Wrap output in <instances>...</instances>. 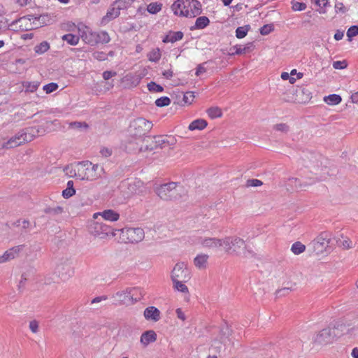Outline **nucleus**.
<instances>
[{
	"mask_svg": "<svg viewBox=\"0 0 358 358\" xmlns=\"http://www.w3.org/2000/svg\"><path fill=\"white\" fill-rule=\"evenodd\" d=\"M301 164L315 175V177L311 178L314 182L324 180L328 176L333 175L329 167V161L318 153L304 154L301 157Z\"/></svg>",
	"mask_w": 358,
	"mask_h": 358,
	"instance_id": "obj_1",
	"label": "nucleus"
},
{
	"mask_svg": "<svg viewBox=\"0 0 358 358\" xmlns=\"http://www.w3.org/2000/svg\"><path fill=\"white\" fill-rule=\"evenodd\" d=\"M155 192L163 201H175L186 195L184 187L177 182H170L160 185L155 188Z\"/></svg>",
	"mask_w": 358,
	"mask_h": 358,
	"instance_id": "obj_2",
	"label": "nucleus"
},
{
	"mask_svg": "<svg viewBox=\"0 0 358 358\" xmlns=\"http://www.w3.org/2000/svg\"><path fill=\"white\" fill-rule=\"evenodd\" d=\"M40 131L36 127L27 128L11 137L6 142L0 143V148L10 149L17 147L25 142L31 141L35 136L38 135Z\"/></svg>",
	"mask_w": 358,
	"mask_h": 358,
	"instance_id": "obj_3",
	"label": "nucleus"
},
{
	"mask_svg": "<svg viewBox=\"0 0 358 358\" xmlns=\"http://www.w3.org/2000/svg\"><path fill=\"white\" fill-rule=\"evenodd\" d=\"M77 173L80 180H95L101 176L103 168L98 164H92L89 161L77 164Z\"/></svg>",
	"mask_w": 358,
	"mask_h": 358,
	"instance_id": "obj_4",
	"label": "nucleus"
},
{
	"mask_svg": "<svg viewBox=\"0 0 358 358\" xmlns=\"http://www.w3.org/2000/svg\"><path fill=\"white\" fill-rule=\"evenodd\" d=\"M152 127L151 122L139 117L133 120L129 126L130 136L136 137V140L142 143H149L150 136L144 137Z\"/></svg>",
	"mask_w": 358,
	"mask_h": 358,
	"instance_id": "obj_5",
	"label": "nucleus"
},
{
	"mask_svg": "<svg viewBox=\"0 0 358 358\" xmlns=\"http://www.w3.org/2000/svg\"><path fill=\"white\" fill-rule=\"evenodd\" d=\"M145 295V291L140 287H127L124 290L118 291L113 295V298L119 304L133 303L141 300Z\"/></svg>",
	"mask_w": 358,
	"mask_h": 358,
	"instance_id": "obj_6",
	"label": "nucleus"
},
{
	"mask_svg": "<svg viewBox=\"0 0 358 358\" xmlns=\"http://www.w3.org/2000/svg\"><path fill=\"white\" fill-rule=\"evenodd\" d=\"M88 230L91 234L100 238L115 235L114 229L110 226L100 221H92L88 226Z\"/></svg>",
	"mask_w": 358,
	"mask_h": 358,
	"instance_id": "obj_7",
	"label": "nucleus"
},
{
	"mask_svg": "<svg viewBox=\"0 0 358 358\" xmlns=\"http://www.w3.org/2000/svg\"><path fill=\"white\" fill-rule=\"evenodd\" d=\"M120 231L122 240L126 243H136L144 238V231L141 228H124Z\"/></svg>",
	"mask_w": 358,
	"mask_h": 358,
	"instance_id": "obj_8",
	"label": "nucleus"
},
{
	"mask_svg": "<svg viewBox=\"0 0 358 358\" xmlns=\"http://www.w3.org/2000/svg\"><path fill=\"white\" fill-rule=\"evenodd\" d=\"M182 5L183 11H181L180 16H185L187 17H194L201 13V4L197 0H184L182 4L177 3L176 6Z\"/></svg>",
	"mask_w": 358,
	"mask_h": 358,
	"instance_id": "obj_9",
	"label": "nucleus"
},
{
	"mask_svg": "<svg viewBox=\"0 0 358 358\" xmlns=\"http://www.w3.org/2000/svg\"><path fill=\"white\" fill-rule=\"evenodd\" d=\"M55 271L64 280L68 279L73 273L71 262L67 257H62L58 259Z\"/></svg>",
	"mask_w": 358,
	"mask_h": 358,
	"instance_id": "obj_10",
	"label": "nucleus"
},
{
	"mask_svg": "<svg viewBox=\"0 0 358 358\" xmlns=\"http://www.w3.org/2000/svg\"><path fill=\"white\" fill-rule=\"evenodd\" d=\"M171 278L172 281L188 282L191 278L190 271L185 263L178 262L171 271Z\"/></svg>",
	"mask_w": 358,
	"mask_h": 358,
	"instance_id": "obj_11",
	"label": "nucleus"
},
{
	"mask_svg": "<svg viewBox=\"0 0 358 358\" xmlns=\"http://www.w3.org/2000/svg\"><path fill=\"white\" fill-rule=\"evenodd\" d=\"M141 185L142 182L141 181L124 180L120 185V189L123 196L128 199L137 194Z\"/></svg>",
	"mask_w": 358,
	"mask_h": 358,
	"instance_id": "obj_12",
	"label": "nucleus"
},
{
	"mask_svg": "<svg viewBox=\"0 0 358 358\" xmlns=\"http://www.w3.org/2000/svg\"><path fill=\"white\" fill-rule=\"evenodd\" d=\"M335 336L334 330L329 327L324 328L316 335L314 343L319 345H326L332 343Z\"/></svg>",
	"mask_w": 358,
	"mask_h": 358,
	"instance_id": "obj_13",
	"label": "nucleus"
},
{
	"mask_svg": "<svg viewBox=\"0 0 358 358\" xmlns=\"http://www.w3.org/2000/svg\"><path fill=\"white\" fill-rule=\"evenodd\" d=\"M91 36L94 37V40H87V43L92 45L98 43H107L110 41V36L106 31H101L98 34H91Z\"/></svg>",
	"mask_w": 358,
	"mask_h": 358,
	"instance_id": "obj_14",
	"label": "nucleus"
},
{
	"mask_svg": "<svg viewBox=\"0 0 358 358\" xmlns=\"http://www.w3.org/2000/svg\"><path fill=\"white\" fill-rule=\"evenodd\" d=\"M144 317L148 320L157 322L160 320V311L154 306H150L145 309Z\"/></svg>",
	"mask_w": 358,
	"mask_h": 358,
	"instance_id": "obj_15",
	"label": "nucleus"
},
{
	"mask_svg": "<svg viewBox=\"0 0 358 358\" xmlns=\"http://www.w3.org/2000/svg\"><path fill=\"white\" fill-rule=\"evenodd\" d=\"M99 216H101L104 220L109 221H117L120 217V215L113 210H106L102 213L94 214V219H97Z\"/></svg>",
	"mask_w": 358,
	"mask_h": 358,
	"instance_id": "obj_16",
	"label": "nucleus"
},
{
	"mask_svg": "<svg viewBox=\"0 0 358 358\" xmlns=\"http://www.w3.org/2000/svg\"><path fill=\"white\" fill-rule=\"evenodd\" d=\"M157 340V334L153 330H148L142 334L141 336V343L147 346L150 343L155 342Z\"/></svg>",
	"mask_w": 358,
	"mask_h": 358,
	"instance_id": "obj_17",
	"label": "nucleus"
},
{
	"mask_svg": "<svg viewBox=\"0 0 358 358\" xmlns=\"http://www.w3.org/2000/svg\"><path fill=\"white\" fill-rule=\"evenodd\" d=\"M143 144L141 145V146H134L131 143V142H129V149L130 150H139L141 152L142 151H152L155 149H157V145L154 144L151 141H149V143H142Z\"/></svg>",
	"mask_w": 358,
	"mask_h": 358,
	"instance_id": "obj_18",
	"label": "nucleus"
},
{
	"mask_svg": "<svg viewBox=\"0 0 358 358\" xmlns=\"http://www.w3.org/2000/svg\"><path fill=\"white\" fill-rule=\"evenodd\" d=\"M183 33L180 31H170L169 34L163 38V43H175L178 41H180L183 37Z\"/></svg>",
	"mask_w": 358,
	"mask_h": 358,
	"instance_id": "obj_19",
	"label": "nucleus"
},
{
	"mask_svg": "<svg viewBox=\"0 0 358 358\" xmlns=\"http://www.w3.org/2000/svg\"><path fill=\"white\" fill-rule=\"evenodd\" d=\"M311 93L306 89L303 87H298L295 89V96L296 99H303V101L299 103H305L308 102L311 98Z\"/></svg>",
	"mask_w": 358,
	"mask_h": 358,
	"instance_id": "obj_20",
	"label": "nucleus"
},
{
	"mask_svg": "<svg viewBox=\"0 0 358 358\" xmlns=\"http://www.w3.org/2000/svg\"><path fill=\"white\" fill-rule=\"evenodd\" d=\"M120 10L117 9V6H115V3L112 5V7L108 10L106 15L102 18L103 23H107L110 20L115 19L120 15Z\"/></svg>",
	"mask_w": 358,
	"mask_h": 358,
	"instance_id": "obj_21",
	"label": "nucleus"
},
{
	"mask_svg": "<svg viewBox=\"0 0 358 358\" xmlns=\"http://www.w3.org/2000/svg\"><path fill=\"white\" fill-rule=\"evenodd\" d=\"M282 100L284 102L287 103H299L303 101V99H296L295 96V89L292 87V89L289 90L285 93H284L283 96L282 97Z\"/></svg>",
	"mask_w": 358,
	"mask_h": 358,
	"instance_id": "obj_22",
	"label": "nucleus"
},
{
	"mask_svg": "<svg viewBox=\"0 0 358 358\" xmlns=\"http://www.w3.org/2000/svg\"><path fill=\"white\" fill-rule=\"evenodd\" d=\"M330 241V236L327 232H322L317 238L315 247L317 248L328 246Z\"/></svg>",
	"mask_w": 358,
	"mask_h": 358,
	"instance_id": "obj_23",
	"label": "nucleus"
},
{
	"mask_svg": "<svg viewBox=\"0 0 358 358\" xmlns=\"http://www.w3.org/2000/svg\"><path fill=\"white\" fill-rule=\"evenodd\" d=\"M201 244L204 248H217L220 247V239L216 238H207L201 241Z\"/></svg>",
	"mask_w": 358,
	"mask_h": 358,
	"instance_id": "obj_24",
	"label": "nucleus"
},
{
	"mask_svg": "<svg viewBox=\"0 0 358 358\" xmlns=\"http://www.w3.org/2000/svg\"><path fill=\"white\" fill-rule=\"evenodd\" d=\"M29 17H30L29 18V20H31V18L38 20L40 24H41V26H45V25L50 24H52V22L53 21L52 17L48 14H43V15H41L38 16L32 15H29Z\"/></svg>",
	"mask_w": 358,
	"mask_h": 358,
	"instance_id": "obj_25",
	"label": "nucleus"
},
{
	"mask_svg": "<svg viewBox=\"0 0 358 358\" xmlns=\"http://www.w3.org/2000/svg\"><path fill=\"white\" fill-rule=\"evenodd\" d=\"M288 182H289V183H288L289 185H290L293 187H295L296 189L302 188V187H306L311 184L315 183L314 182H313L312 180L310 182H307V181L301 182V180L297 178H289L288 179Z\"/></svg>",
	"mask_w": 358,
	"mask_h": 358,
	"instance_id": "obj_26",
	"label": "nucleus"
},
{
	"mask_svg": "<svg viewBox=\"0 0 358 358\" xmlns=\"http://www.w3.org/2000/svg\"><path fill=\"white\" fill-rule=\"evenodd\" d=\"M208 255L206 254L198 255L194 259V264L196 267L201 269L206 268Z\"/></svg>",
	"mask_w": 358,
	"mask_h": 358,
	"instance_id": "obj_27",
	"label": "nucleus"
},
{
	"mask_svg": "<svg viewBox=\"0 0 358 358\" xmlns=\"http://www.w3.org/2000/svg\"><path fill=\"white\" fill-rule=\"evenodd\" d=\"M207 125H208V123L205 120L197 119V120H194L193 122H192L189 124L188 129L191 131H194L196 129L202 130V129H205Z\"/></svg>",
	"mask_w": 358,
	"mask_h": 358,
	"instance_id": "obj_28",
	"label": "nucleus"
},
{
	"mask_svg": "<svg viewBox=\"0 0 358 358\" xmlns=\"http://www.w3.org/2000/svg\"><path fill=\"white\" fill-rule=\"evenodd\" d=\"M23 247H24L23 245H20L17 246H15V247L10 248V250L6 251L3 255H4L5 257L6 258V262L10 259H14L17 256V255L20 252V251H21L22 250Z\"/></svg>",
	"mask_w": 358,
	"mask_h": 358,
	"instance_id": "obj_29",
	"label": "nucleus"
},
{
	"mask_svg": "<svg viewBox=\"0 0 358 358\" xmlns=\"http://www.w3.org/2000/svg\"><path fill=\"white\" fill-rule=\"evenodd\" d=\"M341 96L338 94H330L324 98V101L329 105H337L341 102Z\"/></svg>",
	"mask_w": 358,
	"mask_h": 358,
	"instance_id": "obj_30",
	"label": "nucleus"
},
{
	"mask_svg": "<svg viewBox=\"0 0 358 358\" xmlns=\"http://www.w3.org/2000/svg\"><path fill=\"white\" fill-rule=\"evenodd\" d=\"M147 57L149 61L157 62L162 57L160 49L158 48L152 49L148 53Z\"/></svg>",
	"mask_w": 358,
	"mask_h": 358,
	"instance_id": "obj_31",
	"label": "nucleus"
},
{
	"mask_svg": "<svg viewBox=\"0 0 358 358\" xmlns=\"http://www.w3.org/2000/svg\"><path fill=\"white\" fill-rule=\"evenodd\" d=\"M210 23L209 19L206 16L199 17L195 22L194 28L201 29L207 27Z\"/></svg>",
	"mask_w": 358,
	"mask_h": 358,
	"instance_id": "obj_32",
	"label": "nucleus"
},
{
	"mask_svg": "<svg viewBox=\"0 0 358 358\" xmlns=\"http://www.w3.org/2000/svg\"><path fill=\"white\" fill-rule=\"evenodd\" d=\"M253 47L252 43H248L245 47L241 48V47H238L237 45L233 47L232 48L235 50L234 52L229 53V55H241L245 54L250 50V48Z\"/></svg>",
	"mask_w": 358,
	"mask_h": 358,
	"instance_id": "obj_33",
	"label": "nucleus"
},
{
	"mask_svg": "<svg viewBox=\"0 0 358 358\" xmlns=\"http://www.w3.org/2000/svg\"><path fill=\"white\" fill-rule=\"evenodd\" d=\"M164 136H155L150 137V140L154 144L157 145V148H163L166 145V139Z\"/></svg>",
	"mask_w": 358,
	"mask_h": 358,
	"instance_id": "obj_34",
	"label": "nucleus"
},
{
	"mask_svg": "<svg viewBox=\"0 0 358 358\" xmlns=\"http://www.w3.org/2000/svg\"><path fill=\"white\" fill-rule=\"evenodd\" d=\"M221 246H224L227 252L232 253V238L226 237L224 239H220V247Z\"/></svg>",
	"mask_w": 358,
	"mask_h": 358,
	"instance_id": "obj_35",
	"label": "nucleus"
},
{
	"mask_svg": "<svg viewBox=\"0 0 358 358\" xmlns=\"http://www.w3.org/2000/svg\"><path fill=\"white\" fill-rule=\"evenodd\" d=\"M208 116L212 118L220 117L222 115V110L219 107H210L207 110Z\"/></svg>",
	"mask_w": 358,
	"mask_h": 358,
	"instance_id": "obj_36",
	"label": "nucleus"
},
{
	"mask_svg": "<svg viewBox=\"0 0 358 358\" xmlns=\"http://www.w3.org/2000/svg\"><path fill=\"white\" fill-rule=\"evenodd\" d=\"M62 40L66 41L69 44L75 45L78 43L79 37L72 34H67L62 37Z\"/></svg>",
	"mask_w": 358,
	"mask_h": 358,
	"instance_id": "obj_37",
	"label": "nucleus"
},
{
	"mask_svg": "<svg viewBox=\"0 0 358 358\" xmlns=\"http://www.w3.org/2000/svg\"><path fill=\"white\" fill-rule=\"evenodd\" d=\"M50 49V44L47 41H43L34 48V51L37 54H43Z\"/></svg>",
	"mask_w": 358,
	"mask_h": 358,
	"instance_id": "obj_38",
	"label": "nucleus"
},
{
	"mask_svg": "<svg viewBox=\"0 0 358 358\" xmlns=\"http://www.w3.org/2000/svg\"><path fill=\"white\" fill-rule=\"evenodd\" d=\"M186 282H180V280L173 281V288L182 293L189 294L188 287L185 285Z\"/></svg>",
	"mask_w": 358,
	"mask_h": 358,
	"instance_id": "obj_39",
	"label": "nucleus"
},
{
	"mask_svg": "<svg viewBox=\"0 0 358 358\" xmlns=\"http://www.w3.org/2000/svg\"><path fill=\"white\" fill-rule=\"evenodd\" d=\"M306 250V246L299 241L295 242L291 248L292 252L294 255H299L303 252Z\"/></svg>",
	"mask_w": 358,
	"mask_h": 358,
	"instance_id": "obj_40",
	"label": "nucleus"
},
{
	"mask_svg": "<svg viewBox=\"0 0 358 358\" xmlns=\"http://www.w3.org/2000/svg\"><path fill=\"white\" fill-rule=\"evenodd\" d=\"M135 0H116L115 6H117V9L124 10L129 7Z\"/></svg>",
	"mask_w": 358,
	"mask_h": 358,
	"instance_id": "obj_41",
	"label": "nucleus"
},
{
	"mask_svg": "<svg viewBox=\"0 0 358 358\" xmlns=\"http://www.w3.org/2000/svg\"><path fill=\"white\" fill-rule=\"evenodd\" d=\"M232 246L234 248V249L232 250V252H237V248H246L245 246V241L238 237L232 238Z\"/></svg>",
	"mask_w": 358,
	"mask_h": 358,
	"instance_id": "obj_42",
	"label": "nucleus"
},
{
	"mask_svg": "<svg viewBox=\"0 0 358 358\" xmlns=\"http://www.w3.org/2000/svg\"><path fill=\"white\" fill-rule=\"evenodd\" d=\"M249 29H250V25H245L244 27H238L236 30V36L238 38H244L247 35Z\"/></svg>",
	"mask_w": 358,
	"mask_h": 358,
	"instance_id": "obj_43",
	"label": "nucleus"
},
{
	"mask_svg": "<svg viewBox=\"0 0 358 358\" xmlns=\"http://www.w3.org/2000/svg\"><path fill=\"white\" fill-rule=\"evenodd\" d=\"M162 7V3L157 2L150 3L147 8L148 11L151 14H156L161 10Z\"/></svg>",
	"mask_w": 358,
	"mask_h": 358,
	"instance_id": "obj_44",
	"label": "nucleus"
},
{
	"mask_svg": "<svg viewBox=\"0 0 358 358\" xmlns=\"http://www.w3.org/2000/svg\"><path fill=\"white\" fill-rule=\"evenodd\" d=\"M182 2H184V0H177L172 4L171 9L173 11L174 15L180 16L181 11L185 10L183 9V6L182 5L176 6L177 3L182 4Z\"/></svg>",
	"mask_w": 358,
	"mask_h": 358,
	"instance_id": "obj_45",
	"label": "nucleus"
},
{
	"mask_svg": "<svg viewBox=\"0 0 358 358\" xmlns=\"http://www.w3.org/2000/svg\"><path fill=\"white\" fill-rule=\"evenodd\" d=\"M23 86L25 87L26 91L34 92L39 86L38 82H24Z\"/></svg>",
	"mask_w": 358,
	"mask_h": 358,
	"instance_id": "obj_46",
	"label": "nucleus"
},
{
	"mask_svg": "<svg viewBox=\"0 0 358 358\" xmlns=\"http://www.w3.org/2000/svg\"><path fill=\"white\" fill-rule=\"evenodd\" d=\"M347 334L355 337L358 336V319L354 322L352 325L350 324V328L347 329Z\"/></svg>",
	"mask_w": 358,
	"mask_h": 358,
	"instance_id": "obj_47",
	"label": "nucleus"
},
{
	"mask_svg": "<svg viewBox=\"0 0 358 358\" xmlns=\"http://www.w3.org/2000/svg\"><path fill=\"white\" fill-rule=\"evenodd\" d=\"M148 89L150 92H162L164 91V88L162 86L157 84L156 83L152 81L148 84Z\"/></svg>",
	"mask_w": 358,
	"mask_h": 358,
	"instance_id": "obj_48",
	"label": "nucleus"
},
{
	"mask_svg": "<svg viewBox=\"0 0 358 358\" xmlns=\"http://www.w3.org/2000/svg\"><path fill=\"white\" fill-rule=\"evenodd\" d=\"M77 164L75 166L71 165L67 166L64 169V171L66 172V174L69 176L70 177H76L78 178V175L77 173Z\"/></svg>",
	"mask_w": 358,
	"mask_h": 358,
	"instance_id": "obj_49",
	"label": "nucleus"
},
{
	"mask_svg": "<svg viewBox=\"0 0 358 358\" xmlns=\"http://www.w3.org/2000/svg\"><path fill=\"white\" fill-rule=\"evenodd\" d=\"M171 103V99L168 96H162L155 101V104L158 107L167 106Z\"/></svg>",
	"mask_w": 358,
	"mask_h": 358,
	"instance_id": "obj_50",
	"label": "nucleus"
},
{
	"mask_svg": "<svg viewBox=\"0 0 358 358\" xmlns=\"http://www.w3.org/2000/svg\"><path fill=\"white\" fill-rule=\"evenodd\" d=\"M273 129L276 131H279L286 134L289 131V127L285 123H280L275 124L273 126Z\"/></svg>",
	"mask_w": 358,
	"mask_h": 358,
	"instance_id": "obj_51",
	"label": "nucleus"
},
{
	"mask_svg": "<svg viewBox=\"0 0 358 358\" xmlns=\"http://www.w3.org/2000/svg\"><path fill=\"white\" fill-rule=\"evenodd\" d=\"M292 9L294 11H301L306 8V4L303 2L292 1Z\"/></svg>",
	"mask_w": 358,
	"mask_h": 358,
	"instance_id": "obj_52",
	"label": "nucleus"
},
{
	"mask_svg": "<svg viewBox=\"0 0 358 358\" xmlns=\"http://www.w3.org/2000/svg\"><path fill=\"white\" fill-rule=\"evenodd\" d=\"M357 35H358V26L354 25L350 27L347 31L348 40L350 41L351 38Z\"/></svg>",
	"mask_w": 358,
	"mask_h": 358,
	"instance_id": "obj_53",
	"label": "nucleus"
},
{
	"mask_svg": "<svg viewBox=\"0 0 358 358\" xmlns=\"http://www.w3.org/2000/svg\"><path fill=\"white\" fill-rule=\"evenodd\" d=\"M58 88V85L55 83H50L43 86V90L45 91L47 94H50Z\"/></svg>",
	"mask_w": 358,
	"mask_h": 358,
	"instance_id": "obj_54",
	"label": "nucleus"
},
{
	"mask_svg": "<svg viewBox=\"0 0 358 358\" xmlns=\"http://www.w3.org/2000/svg\"><path fill=\"white\" fill-rule=\"evenodd\" d=\"M194 99V95L192 92H187L183 94V101L186 104H191Z\"/></svg>",
	"mask_w": 358,
	"mask_h": 358,
	"instance_id": "obj_55",
	"label": "nucleus"
},
{
	"mask_svg": "<svg viewBox=\"0 0 358 358\" xmlns=\"http://www.w3.org/2000/svg\"><path fill=\"white\" fill-rule=\"evenodd\" d=\"M136 138V137L133 136H130V138H129L127 139V141H126V145H125V146H126V148H127L128 150L131 151V150L129 149V142H131V143H132V145H133L134 146H141V144H143V143H142V141H137Z\"/></svg>",
	"mask_w": 358,
	"mask_h": 358,
	"instance_id": "obj_56",
	"label": "nucleus"
},
{
	"mask_svg": "<svg viewBox=\"0 0 358 358\" xmlns=\"http://www.w3.org/2000/svg\"><path fill=\"white\" fill-rule=\"evenodd\" d=\"M29 327L32 333L36 334L39 330V323L37 320H33L30 321Z\"/></svg>",
	"mask_w": 358,
	"mask_h": 358,
	"instance_id": "obj_57",
	"label": "nucleus"
},
{
	"mask_svg": "<svg viewBox=\"0 0 358 358\" xmlns=\"http://www.w3.org/2000/svg\"><path fill=\"white\" fill-rule=\"evenodd\" d=\"M70 127L72 129H80L82 128L87 129L88 128V124L86 122H73L70 123Z\"/></svg>",
	"mask_w": 358,
	"mask_h": 358,
	"instance_id": "obj_58",
	"label": "nucleus"
},
{
	"mask_svg": "<svg viewBox=\"0 0 358 358\" xmlns=\"http://www.w3.org/2000/svg\"><path fill=\"white\" fill-rule=\"evenodd\" d=\"M273 30V24H265L260 28V34L263 36H265L270 34Z\"/></svg>",
	"mask_w": 358,
	"mask_h": 358,
	"instance_id": "obj_59",
	"label": "nucleus"
},
{
	"mask_svg": "<svg viewBox=\"0 0 358 358\" xmlns=\"http://www.w3.org/2000/svg\"><path fill=\"white\" fill-rule=\"evenodd\" d=\"M348 66V63L345 60L336 61L333 63V67L335 69H344Z\"/></svg>",
	"mask_w": 358,
	"mask_h": 358,
	"instance_id": "obj_60",
	"label": "nucleus"
},
{
	"mask_svg": "<svg viewBox=\"0 0 358 358\" xmlns=\"http://www.w3.org/2000/svg\"><path fill=\"white\" fill-rule=\"evenodd\" d=\"M63 211V208L60 206L56 208H47L45 209V213L49 214H59Z\"/></svg>",
	"mask_w": 358,
	"mask_h": 358,
	"instance_id": "obj_61",
	"label": "nucleus"
},
{
	"mask_svg": "<svg viewBox=\"0 0 358 358\" xmlns=\"http://www.w3.org/2000/svg\"><path fill=\"white\" fill-rule=\"evenodd\" d=\"M92 56L95 59L99 61H103L107 59V55L104 52L99 51L94 52Z\"/></svg>",
	"mask_w": 358,
	"mask_h": 358,
	"instance_id": "obj_62",
	"label": "nucleus"
},
{
	"mask_svg": "<svg viewBox=\"0 0 358 358\" xmlns=\"http://www.w3.org/2000/svg\"><path fill=\"white\" fill-rule=\"evenodd\" d=\"M263 182L258 179H250L247 180L248 187H259L261 186Z\"/></svg>",
	"mask_w": 358,
	"mask_h": 358,
	"instance_id": "obj_63",
	"label": "nucleus"
},
{
	"mask_svg": "<svg viewBox=\"0 0 358 358\" xmlns=\"http://www.w3.org/2000/svg\"><path fill=\"white\" fill-rule=\"evenodd\" d=\"M76 194V190L75 189H71V188H66L64 190H63L62 192V196L65 198V199H69L70 198L71 196H72L73 195H74Z\"/></svg>",
	"mask_w": 358,
	"mask_h": 358,
	"instance_id": "obj_64",
	"label": "nucleus"
}]
</instances>
